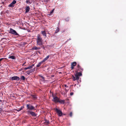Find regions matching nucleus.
<instances>
[{
    "label": "nucleus",
    "mask_w": 126,
    "mask_h": 126,
    "mask_svg": "<svg viewBox=\"0 0 126 126\" xmlns=\"http://www.w3.org/2000/svg\"><path fill=\"white\" fill-rule=\"evenodd\" d=\"M36 43L37 45L39 46H41L43 44L42 38L39 34H38L37 36Z\"/></svg>",
    "instance_id": "f257e3e1"
},
{
    "label": "nucleus",
    "mask_w": 126,
    "mask_h": 126,
    "mask_svg": "<svg viewBox=\"0 0 126 126\" xmlns=\"http://www.w3.org/2000/svg\"><path fill=\"white\" fill-rule=\"evenodd\" d=\"M27 108V111H31L32 110H35V108L32 105L30 104H27L26 105Z\"/></svg>",
    "instance_id": "f03ea898"
},
{
    "label": "nucleus",
    "mask_w": 126,
    "mask_h": 126,
    "mask_svg": "<svg viewBox=\"0 0 126 126\" xmlns=\"http://www.w3.org/2000/svg\"><path fill=\"white\" fill-rule=\"evenodd\" d=\"M10 33L19 36V35L12 28L10 29Z\"/></svg>",
    "instance_id": "7ed1b4c3"
},
{
    "label": "nucleus",
    "mask_w": 126,
    "mask_h": 126,
    "mask_svg": "<svg viewBox=\"0 0 126 126\" xmlns=\"http://www.w3.org/2000/svg\"><path fill=\"white\" fill-rule=\"evenodd\" d=\"M27 113L28 114H31L32 116L35 117L37 115V114L35 112L31 111H27Z\"/></svg>",
    "instance_id": "20e7f679"
},
{
    "label": "nucleus",
    "mask_w": 126,
    "mask_h": 126,
    "mask_svg": "<svg viewBox=\"0 0 126 126\" xmlns=\"http://www.w3.org/2000/svg\"><path fill=\"white\" fill-rule=\"evenodd\" d=\"M54 110L57 112L58 114V115L59 116H61L62 114H63L62 111L58 109L57 108H55Z\"/></svg>",
    "instance_id": "39448f33"
},
{
    "label": "nucleus",
    "mask_w": 126,
    "mask_h": 126,
    "mask_svg": "<svg viewBox=\"0 0 126 126\" xmlns=\"http://www.w3.org/2000/svg\"><path fill=\"white\" fill-rule=\"evenodd\" d=\"M72 78L73 79V80L74 81H75L76 80H78L79 79V77L76 74L75 75V77L72 75Z\"/></svg>",
    "instance_id": "423d86ee"
},
{
    "label": "nucleus",
    "mask_w": 126,
    "mask_h": 126,
    "mask_svg": "<svg viewBox=\"0 0 126 126\" xmlns=\"http://www.w3.org/2000/svg\"><path fill=\"white\" fill-rule=\"evenodd\" d=\"M52 96L53 97V100L52 101H53L55 103L58 102L59 101V98L56 96H54L53 95H52Z\"/></svg>",
    "instance_id": "0eeeda50"
},
{
    "label": "nucleus",
    "mask_w": 126,
    "mask_h": 126,
    "mask_svg": "<svg viewBox=\"0 0 126 126\" xmlns=\"http://www.w3.org/2000/svg\"><path fill=\"white\" fill-rule=\"evenodd\" d=\"M20 79V78L17 76H14L11 77V80H16L18 81Z\"/></svg>",
    "instance_id": "6e6552de"
},
{
    "label": "nucleus",
    "mask_w": 126,
    "mask_h": 126,
    "mask_svg": "<svg viewBox=\"0 0 126 126\" xmlns=\"http://www.w3.org/2000/svg\"><path fill=\"white\" fill-rule=\"evenodd\" d=\"M77 67L78 68V69L77 70V71H79L80 72H82V71H83V68L80 66L79 64H78L77 65Z\"/></svg>",
    "instance_id": "1a4fd4ad"
},
{
    "label": "nucleus",
    "mask_w": 126,
    "mask_h": 126,
    "mask_svg": "<svg viewBox=\"0 0 126 126\" xmlns=\"http://www.w3.org/2000/svg\"><path fill=\"white\" fill-rule=\"evenodd\" d=\"M16 3V1L15 0H14L8 6L9 7H13L14 6V4Z\"/></svg>",
    "instance_id": "9d476101"
},
{
    "label": "nucleus",
    "mask_w": 126,
    "mask_h": 126,
    "mask_svg": "<svg viewBox=\"0 0 126 126\" xmlns=\"http://www.w3.org/2000/svg\"><path fill=\"white\" fill-rule=\"evenodd\" d=\"M34 70V69H33L30 70H28L26 71V73L28 75H30V73H32L33 72Z\"/></svg>",
    "instance_id": "9b49d317"
},
{
    "label": "nucleus",
    "mask_w": 126,
    "mask_h": 126,
    "mask_svg": "<svg viewBox=\"0 0 126 126\" xmlns=\"http://www.w3.org/2000/svg\"><path fill=\"white\" fill-rule=\"evenodd\" d=\"M34 64H32L31 66H30L28 67L25 68L24 69L27 70V69H30L31 68H32L33 66H34Z\"/></svg>",
    "instance_id": "f8f14e48"
},
{
    "label": "nucleus",
    "mask_w": 126,
    "mask_h": 126,
    "mask_svg": "<svg viewBox=\"0 0 126 126\" xmlns=\"http://www.w3.org/2000/svg\"><path fill=\"white\" fill-rule=\"evenodd\" d=\"M26 11L25 13H26L28 12L30 10V8L29 6H28L26 7L25 9Z\"/></svg>",
    "instance_id": "ddd939ff"
},
{
    "label": "nucleus",
    "mask_w": 126,
    "mask_h": 126,
    "mask_svg": "<svg viewBox=\"0 0 126 126\" xmlns=\"http://www.w3.org/2000/svg\"><path fill=\"white\" fill-rule=\"evenodd\" d=\"M78 71H77L76 72V74H77V75L79 76H81L82 75V74L81 73V72H78Z\"/></svg>",
    "instance_id": "4468645a"
},
{
    "label": "nucleus",
    "mask_w": 126,
    "mask_h": 126,
    "mask_svg": "<svg viewBox=\"0 0 126 126\" xmlns=\"http://www.w3.org/2000/svg\"><path fill=\"white\" fill-rule=\"evenodd\" d=\"M41 49L40 47H37L36 46L33 47L32 49V50H39Z\"/></svg>",
    "instance_id": "2eb2a0df"
},
{
    "label": "nucleus",
    "mask_w": 126,
    "mask_h": 126,
    "mask_svg": "<svg viewBox=\"0 0 126 126\" xmlns=\"http://www.w3.org/2000/svg\"><path fill=\"white\" fill-rule=\"evenodd\" d=\"M41 33L43 36L45 37H46V33L45 31H41Z\"/></svg>",
    "instance_id": "dca6fc26"
},
{
    "label": "nucleus",
    "mask_w": 126,
    "mask_h": 126,
    "mask_svg": "<svg viewBox=\"0 0 126 126\" xmlns=\"http://www.w3.org/2000/svg\"><path fill=\"white\" fill-rule=\"evenodd\" d=\"M49 55H48L42 61V62H43L44 63L46 61H47L49 58Z\"/></svg>",
    "instance_id": "f3484780"
},
{
    "label": "nucleus",
    "mask_w": 126,
    "mask_h": 126,
    "mask_svg": "<svg viewBox=\"0 0 126 126\" xmlns=\"http://www.w3.org/2000/svg\"><path fill=\"white\" fill-rule=\"evenodd\" d=\"M44 62H42V61L40 62L37 65L36 67H39L41 65L42 63H43Z\"/></svg>",
    "instance_id": "a211bd4d"
},
{
    "label": "nucleus",
    "mask_w": 126,
    "mask_h": 126,
    "mask_svg": "<svg viewBox=\"0 0 126 126\" xmlns=\"http://www.w3.org/2000/svg\"><path fill=\"white\" fill-rule=\"evenodd\" d=\"M45 122L44 123L46 125H48L49 124V121L46 119L45 120Z\"/></svg>",
    "instance_id": "6ab92c4d"
},
{
    "label": "nucleus",
    "mask_w": 126,
    "mask_h": 126,
    "mask_svg": "<svg viewBox=\"0 0 126 126\" xmlns=\"http://www.w3.org/2000/svg\"><path fill=\"white\" fill-rule=\"evenodd\" d=\"M58 102H59L61 104H64L65 103V101L64 100H60L59 99V101H58Z\"/></svg>",
    "instance_id": "aec40b11"
},
{
    "label": "nucleus",
    "mask_w": 126,
    "mask_h": 126,
    "mask_svg": "<svg viewBox=\"0 0 126 126\" xmlns=\"http://www.w3.org/2000/svg\"><path fill=\"white\" fill-rule=\"evenodd\" d=\"M8 59H16L15 57L13 56H9L8 57Z\"/></svg>",
    "instance_id": "412c9836"
},
{
    "label": "nucleus",
    "mask_w": 126,
    "mask_h": 126,
    "mask_svg": "<svg viewBox=\"0 0 126 126\" xmlns=\"http://www.w3.org/2000/svg\"><path fill=\"white\" fill-rule=\"evenodd\" d=\"M77 64V63L76 62H74L71 63V66H72L74 67Z\"/></svg>",
    "instance_id": "4be33fe9"
},
{
    "label": "nucleus",
    "mask_w": 126,
    "mask_h": 126,
    "mask_svg": "<svg viewBox=\"0 0 126 126\" xmlns=\"http://www.w3.org/2000/svg\"><path fill=\"white\" fill-rule=\"evenodd\" d=\"M24 108V106L21 107L20 108L18 109V110H16L19 112L22 110Z\"/></svg>",
    "instance_id": "5701e85b"
},
{
    "label": "nucleus",
    "mask_w": 126,
    "mask_h": 126,
    "mask_svg": "<svg viewBox=\"0 0 126 126\" xmlns=\"http://www.w3.org/2000/svg\"><path fill=\"white\" fill-rule=\"evenodd\" d=\"M31 0H27L26 1V2L27 3L31 4L32 3V1H30Z\"/></svg>",
    "instance_id": "b1692460"
},
{
    "label": "nucleus",
    "mask_w": 126,
    "mask_h": 126,
    "mask_svg": "<svg viewBox=\"0 0 126 126\" xmlns=\"http://www.w3.org/2000/svg\"><path fill=\"white\" fill-rule=\"evenodd\" d=\"M54 10V9H53L50 12V14H48V15L49 16H50L51 15V14L53 12Z\"/></svg>",
    "instance_id": "393cba45"
},
{
    "label": "nucleus",
    "mask_w": 126,
    "mask_h": 126,
    "mask_svg": "<svg viewBox=\"0 0 126 126\" xmlns=\"http://www.w3.org/2000/svg\"><path fill=\"white\" fill-rule=\"evenodd\" d=\"M59 31V29L58 27H57V28L56 30L55 31V33H56L58 32Z\"/></svg>",
    "instance_id": "a878e982"
},
{
    "label": "nucleus",
    "mask_w": 126,
    "mask_h": 126,
    "mask_svg": "<svg viewBox=\"0 0 126 126\" xmlns=\"http://www.w3.org/2000/svg\"><path fill=\"white\" fill-rule=\"evenodd\" d=\"M31 96L34 99H35L36 98V96L35 95L32 94L31 95Z\"/></svg>",
    "instance_id": "bb28decb"
},
{
    "label": "nucleus",
    "mask_w": 126,
    "mask_h": 126,
    "mask_svg": "<svg viewBox=\"0 0 126 126\" xmlns=\"http://www.w3.org/2000/svg\"><path fill=\"white\" fill-rule=\"evenodd\" d=\"M20 79L22 80H25V78L24 76H22L21 77Z\"/></svg>",
    "instance_id": "cd10ccee"
},
{
    "label": "nucleus",
    "mask_w": 126,
    "mask_h": 126,
    "mask_svg": "<svg viewBox=\"0 0 126 126\" xmlns=\"http://www.w3.org/2000/svg\"><path fill=\"white\" fill-rule=\"evenodd\" d=\"M69 17H67L65 19L66 21H68L69 20Z\"/></svg>",
    "instance_id": "c85d7f7f"
},
{
    "label": "nucleus",
    "mask_w": 126,
    "mask_h": 126,
    "mask_svg": "<svg viewBox=\"0 0 126 126\" xmlns=\"http://www.w3.org/2000/svg\"><path fill=\"white\" fill-rule=\"evenodd\" d=\"M40 77L41 78H42V79H43L44 80L45 78L43 76H40Z\"/></svg>",
    "instance_id": "c756f323"
},
{
    "label": "nucleus",
    "mask_w": 126,
    "mask_h": 126,
    "mask_svg": "<svg viewBox=\"0 0 126 126\" xmlns=\"http://www.w3.org/2000/svg\"><path fill=\"white\" fill-rule=\"evenodd\" d=\"M72 112H71L70 113L69 115L71 117L72 116Z\"/></svg>",
    "instance_id": "7c9ffc66"
},
{
    "label": "nucleus",
    "mask_w": 126,
    "mask_h": 126,
    "mask_svg": "<svg viewBox=\"0 0 126 126\" xmlns=\"http://www.w3.org/2000/svg\"><path fill=\"white\" fill-rule=\"evenodd\" d=\"M73 94V92H71L70 94L71 95H72Z\"/></svg>",
    "instance_id": "2f4dec72"
},
{
    "label": "nucleus",
    "mask_w": 126,
    "mask_h": 126,
    "mask_svg": "<svg viewBox=\"0 0 126 126\" xmlns=\"http://www.w3.org/2000/svg\"><path fill=\"white\" fill-rule=\"evenodd\" d=\"M71 69H73L74 68V67L72 66H71Z\"/></svg>",
    "instance_id": "473e14b6"
},
{
    "label": "nucleus",
    "mask_w": 126,
    "mask_h": 126,
    "mask_svg": "<svg viewBox=\"0 0 126 126\" xmlns=\"http://www.w3.org/2000/svg\"><path fill=\"white\" fill-rule=\"evenodd\" d=\"M4 59V58H2L0 59V62L2 61V60H3Z\"/></svg>",
    "instance_id": "72a5a7b5"
},
{
    "label": "nucleus",
    "mask_w": 126,
    "mask_h": 126,
    "mask_svg": "<svg viewBox=\"0 0 126 126\" xmlns=\"http://www.w3.org/2000/svg\"><path fill=\"white\" fill-rule=\"evenodd\" d=\"M2 111V109H0V113H1Z\"/></svg>",
    "instance_id": "f704fd0d"
},
{
    "label": "nucleus",
    "mask_w": 126,
    "mask_h": 126,
    "mask_svg": "<svg viewBox=\"0 0 126 126\" xmlns=\"http://www.w3.org/2000/svg\"><path fill=\"white\" fill-rule=\"evenodd\" d=\"M64 86L66 87H68V86L66 84H65L64 85Z\"/></svg>",
    "instance_id": "c9c22d12"
},
{
    "label": "nucleus",
    "mask_w": 126,
    "mask_h": 126,
    "mask_svg": "<svg viewBox=\"0 0 126 126\" xmlns=\"http://www.w3.org/2000/svg\"><path fill=\"white\" fill-rule=\"evenodd\" d=\"M54 75H52L51 76V77L52 78V77H54Z\"/></svg>",
    "instance_id": "e433bc0d"
},
{
    "label": "nucleus",
    "mask_w": 126,
    "mask_h": 126,
    "mask_svg": "<svg viewBox=\"0 0 126 126\" xmlns=\"http://www.w3.org/2000/svg\"><path fill=\"white\" fill-rule=\"evenodd\" d=\"M26 63L25 62L24 63H23L22 65V66H23L24 65V64L25 63Z\"/></svg>",
    "instance_id": "4c0bfd02"
},
{
    "label": "nucleus",
    "mask_w": 126,
    "mask_h": 126,
    "mask_svg": "<svg viewBox=\"0 0 126 126\" xmlns=\"http://www.w3.org/2000/svg\"><path fill=\"white\" fill-rule=\"evenodd\" d=\"M4 39V38H2V39Z\"/></svg>",
    "instance_id": "58836bf2"
},
{
    "label": "nucleus",
    "mask_w": 126,
    "mask_h": 126,
    "mask_svg": "<svg viewBox=\"0 0 126 126\" xmlns=\"http://www.w3.org/2000/svg\"><path fill=\"white\" fill-rule=\"evenodd\" d=\"M65 90H66V89H65Z\"/></svg>",
    "instance_id": "ea45409f"
}]
</instances>
